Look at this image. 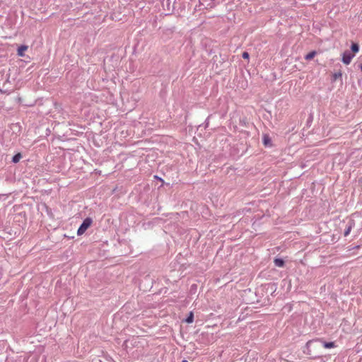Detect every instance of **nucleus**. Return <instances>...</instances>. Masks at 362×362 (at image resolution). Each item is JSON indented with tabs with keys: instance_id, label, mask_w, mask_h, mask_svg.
<instances>
[{
	"instance_id": "nucleus-1",
	"label": "nucleus",
	"mask_w": 362,
	"mask_h": 362,
	"mask_svg": "<svg viewBox=\"0 0 362 362\" xmlns=\"http://www.w3.org/2000/svg\"><path fill=\"white\" fill-rule=\"evenodd\" d=\"M92 223H93V220L91 218H90V217L86 218L83 220V221L82 222V223L81 224V226H79V228H78L77 235H83L86 232V230L91 226Z\"/></svg>"
},
{
	"instance_id": "nucleus-2",
	"label": "nucleus",
	"mask_w": 362,
	"mask_h": 362,
	"mask_svg": "<svg viewBox=\"0 0 362 362\" xmlns=\"http://www.w3.org/2000/svg\"><path fill=\"white\" fill-rule=\"evenodd\" d=\"M354 54H351L349 51H345L342 54V59L341 61L345 64H349L351 59L354 58Z\"/></svg>"
},
{
	"instance_id": "nucleus-3",
	"label": "nucleus",
	"mask_w": 362,
	"mask_h": 362,
	"mask_svg": "<svg viewBox=\"0 0 362 362\" xmlns=\"http://www.w3.org/2000/svg\"><path fill=\"white\" fill-rule=\"evenodd\" d=\"M355 226L354 221L352 219H350L348 221V222L346 223L344 231V235L345 237L348 236L353 228V227Z\"/></svg>"
},
{
	"instance_id": "nucleus-4",
	"label": "nucleus",
	"mask_w": 362,
	"mask_h": 362,
	"mask_svg": "<svg viewBox=\"0 0 362 362\" xmlns=\"http://www.w3.org/2000/svg\"><path fill=\"white\" fill-rule=\"evenodd\" d=\"M320 341L319 339H313V340H309L306 344H305V349L303 350V353L305 354H307V355H311V350H310V345L315 342V341Z\"/></svg>"
},
{
	"instance_id": "nucleus-5",
	"label": "nucleus",
	"mask_w": 362,
	"mask_h": 362,
	"mask_svg": "<svg viewBox=\"0 0 362 362\" xmlns=\"http://www.w3.org/2000/svg\"><path fill=\"white\" fill-rule=\"evenodd\" d=\"M274 265L278 267H283L285 264L284 259H282L281 258L274 259Z\"/></svg>"
},
{
	"instance_id": "nucleus-6",
	"label": "nucleus",
	"mask_w": 362,
	"mask_h": 362,
	"mask_svg": "<svg viewBox=\"0 0 362 362\" xmlns=\"http://www.w3.org/2000/svg\"><path fill=\"white\" fill-rule=\"evenodd\" d=\"M28 46L26 45H21L18 49V55L20 57L24 56V52L27 50Z\"/></svg>"
},
{
	"instance_id": "nucleus-7",
	"label": "nucleus",
	"mask_w": 362,
	"mask_h": 362,
	"mask_svg": "<svg viewBox=\"0 0 362 362\" xmlns=\"http://www.w3.org/2000/svg\"><path fill=\"white\" fill-rule=\"evenodd\" d=\"M316 54H317V52L315 51H312L305 56V59L306 60H311L312 59L314 58V57L316 55Z\"/></svg>"
},
{
	"instance_id": "nucleus-8",
	"label": "nucleus",
	"mask_w": 362,
	"mask_h": 362,
	"mask_svg": "<svg viewBox=\"0 0 362 362\" xmlns=\"http://www.w3.org/2000/svg\"><path fill=\"white\" fill-rule=\"evenodd\" d=\"M22 158V155L20 153H16L12 158V162L14 163H17L19 162L20 159Z\"/></svg>"
},
{
	"instance_id": "nucleus-9",
	"label": "nucleus",
	"mask_w": 362,
	"mask_h": 362,
	"mask_svg": "<svg viewBox=\"0 0 362 362\" xmlns=\"http://www.w3.org/2000/svg\"><path fill=\"white\" fill-rule=\"evenodd\" d=\"M263 144L267 146L271 144V139L268 135H264L263 136Z\"/></svg>"
},
{
	"instance_id": "nucleus-10",
	"label": "nucleus",
	"mask_w": 362,
	"mask_h": 362,
	"mask_svg": "<svg viewBox=\"0 0 362 362\" xmlns=\"http://www.w3.org/2000/svg\"><path fill=\"white\" fill-rule=\"evenodd\" d=\"M323 346L326 349H331L335 346L334 342H323Z\"/></svg>"
},
{
	"instance_id": "nucleus-11",
	"label": "nucleus",
	"mask_w": 362,
	"mask_h": 362,
	"mask_svg": "<svg viewBox=\"0 0 362 362\" xmlns=\"http://www.w3.org/2000/svg\"><path fill=\"white\" fill-rule=\"evenodd\" d=\"M342 76V74L341 72V71H338V72H335L334 74H333L332 75V80L333 81H336L337 80L338 78H341Z\"/></svg>"
},
{
	"instance_id": "nucleus-12",
	"label": "nucleus",
	"mask_w": 362,
	"mask_h": 362,
	"mask_svg": "<svg viewBox=\"0 0 362 362\" xmlns=\"http://www.w3.org/2000/svg\"><path fill=\"white\" fill-rule=\"evenodd\" d=\"M351 49L354 52H358L359 50V46L357 43H352L351 46Z\"/></svg>"
},
{
	"instance_id": "nucleus-13",
	"label": "nucleus",
	"mask_w": 362,
	"mask_h": 362,
	"mask_svg": "<svg viewBox=\"0 0 362 362\" xmlns=\"http://www.w3.org/2000/svg\"><path fill=\"white\" fill-rule=\"evenodd\" d=\"M194 320V315L192 312H190L189 316L186 318L185 322L187 323H192Z\"/></svg>"
},
{
	"instance_id": "nucleus-14",
	"label": "nucleus",
	"mask_w": 362,
	"mask_h": 362,
	"mask_svg": "<svg viewBox=\"0 0 362 362\" xmlns=\"http://www.w3.org/2000/svg\"><path fill=\"white\" fill-rule=\"evenodd\" d=\"M243 59H248L250 57V54L247 52H244L242 54Z\"/></svg>"
},
{
	"instance_id": "nucleus-15",
	"label": "nucleus",
	"mask_w": 362,
	"mask_h": 362,
	"mask_svg": "<svg viewBox=\"0 0 362 362\" xmlns=\"http://www.w3.org/2000/svg\"><path fill=\"white\" fill-rule=\"evenodd\" d=\"M209 117H210V116H209V117L206 118V121H205V123H206L205 127H208V125H209Z\"/></svg>"
},
{
	"instance_id": "nucleus-16",
	"label": "nucleus",
	"mask_w": 362,
	"mask_h": 362,
	"mask_svg": "<svg viewBox=\"0 0 362 362\" xmlns=\"http://www.w3.org/2000/svg\"><path fill=\"white\" fill-rule=\"evenodd\" d=\"M154 177H155L156 179H158V180H160L161 182H163V180L162 178H160V177H158L157 175H155V176H154Z\"/></svg>"
},
{
	"instance_id": "nucleus-17",
	"label": "nucleus",
	"mask_w": 362,
	"mask_h": 362,
	"mask_svg": "<svg viewBox=\"0 0 362 362\" xmlns=\"http://www.w3.org/2000/svg\"><path fill=\"white\" fill-rule=\"evenodd\" d=\"M182 362H188L187 360L184 359L182 361Z\"/></svg>"
},
{
	"instance_id": "nucleus-18",
	"label": "nucleus",
	"mask_w": 362,
	"mask_h": 362,
	"mask_svg": "<svg viewBox=\"0 0 362 362\" xmlns=\"http://www.w3.org/2000/svg\"><path fill=\"white\" fill-rule=\"evenodd\" d=\"M360 69H361V70L362 71V64H360Z\"/></svg>"
}]
</instances>
